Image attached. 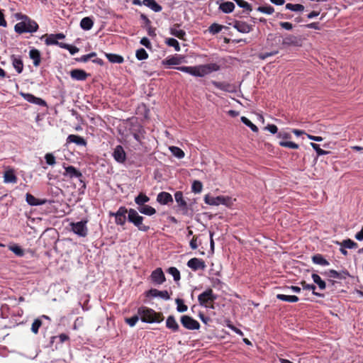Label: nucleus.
Instances as JSON below:
<instances>
[{
    "label": "nucleus",
    "mask_w": 363,
    "mask_h": 363,
    "mask_svg": "<svg viewBox=\"0 0 363 363\" xmlns=\"http://www.w3.org/2000/svg\"><path fill=\"white\" fill-rule=\"evenodd\" d=\"M176 69L194 77H203L211 72L220 70V67L216 63H209L197 66H180L177 67Z\"/></svg>",
    "instance_id": "obj_1"
},
{
    "label": "nucleus",
    "mask_w": 363,
    "mask_h": 363,
    "mask_svg": "<svg viewBox=\"0 0 363 363\" xmlns=\"http://www.w3.org/2000/svg\"><path fill=\"white\" fill-rule=\"evenodd\" d=\"M18 19L21 20V21L16 23L14 26V30L17 33H34L38 30L39 28L38 24L26 15L20 14Z\"/></svg>",
    "instance_id": "obj_2"
},
{
    "label": "nucleus",
    "mask_w": 363,
    "mask_h": 363,
    "mask_svg": "<svg viewBox=\"0 0 363 363\" xmlns=\"http://www.w3.org/2000/svg\"><path fill=\"white\" fill-rule=\"evenodd\" d=\"M138 314L140 315V320L145 323H160L163 320L160 313L146 306L139 307Z\"/></svg>",
    "instance_id": "obj_3"
},
{
    "label": "nucleus",
    "mask_w": 363,
    "mask_h": 363,
    "mask_svg": "<svg viewBox=\"0 0 363 363\" xmlns=\"http://www.w3.org/2000/svg\"><path fill=\"white\" fill-rule=\"evenodd\" d=\"M144 218L138 214L136 210L130 208L128 210V220L136 226L139 230L146 232L150 229L148 225L143 224Z\"/></svg>",
    "instance_id": "obj_4"
},
{
    "label": "nucleus",
    "mask_w": 363,
    "mask_h": 363,
    "mask_svg": "<svg viewBox=\"0 0 363 363\" xmlns=\"http://www.w3.org/2000/svg\"><path fill=\"white\" fill-rule=\"evenodd\" d=\"M281 41L283 48L301 47L303 43L301 37L291 34L286 35Z\"/></svg>",
    "instance_id": "obj_5"
},
{
    "label": "nucleus",
    "mask_w": 363,
    "mask_h": 363,
    "mask_svg": "<svg viewBox=\"0 0 363 363\" xmlns=\"http://www.w3.org/2000/svg\"><path fill=\"white\" fill-rule=\"evenodd\" d=\"M217 298L218 296L213 294V290L211 289H207L198 296V301L199 305L205 308L207 307V302H213L216 301Z\"/></svg>",
    "instance_id": "obj_6"
},
{
    "label": "nucleus",
    "mask_w": 363,
    "mask_h": 363,
    "mask_svg": "<svg viewBox=\"0 0 363 363\" xmlns=\"http://www.w3.org/2000/svg\"><path fill=\"white\" fill-rule=\"evenodd\" d=\"M86 223L87 220H81L76 223H71L70 226L72 231L79 237H86L88 234Z\"/></svg>",
    "instance_id": "obj_7"
},
{
    "label": "nucleus",
    "mask_w": 363,
    "mask_h": 363,
    "mask_svg": "<svg viewBox=\"0 0 363 363\" xmlns=\"http://www.w3.org/2000/svg\"><path fill=\"white\" fill-rule=\"evenodd\" d=\"M128 214V210L125 206H121L116 212H110L109 216L115 218L116 225H124L126 222V214Z\"/></svg>",
    "instance_id": "obj_8"
},
{
    "label": "nucleus",
    "mask_w": 363,
    "mask_h": 363,
    "mask_svg": "<svg viewBox=\"0 0 363 363\" xmlns=\"http://www.w3.org/2000/svg\"><path fill=\"white\" fill-rule=\"evenodd\" d=\"M277 138H281L282 140H288L291 138V135L289 133L286 131H280L277 134ZM279 145L281 147H287L290 149L297 150L299 147V145L294 142L291 141H284L281 140L279 142Z\"/></svg>",
    "instance_id": "obj_9"
},
{
    "label": "nucleus",
    "mask_w": 363,
    "mask_h": 363,
    "mask_svg": "<svg viewBox=\"0 0 363 363\" xmlns=\"http://www.w3.org/2000/svg\"><path fill=\"white\" fill-rule=\"evenodd\" d=\"M180 322L182 326L188 330H194L200 328L199 323L189 315H182L180 318Z\"/></svg>",
    "instance_id": "obj_10"
},
{
    "label": "nucleus",
    "mask_w": 363,
    "mask_h": 363,
    "mask_svg": "<svg viewBox=\"0 0 363 363\" xmlns=\"http://www.w3.org/2000/svg\"><path fill=\"white\" fill-rule=\"evenodd\" d=\"M174 199L177 203L179 210L182 215H187L189 212L188 204L184 198L183 193L180 191H176L174 194Z\"/></svg>",
    "instance_id": "obj_11"
},
{
    "label": "nucleus",
    "mask_w": 363,
    "mask_h": 363,
    "mask_svg": "<svg viewBox=\"0 0 363 363\" xmlns=\"http://www.w3.org/2000/svg\"><path fill=\"white\" fill-rule=\"evenodd\" d=\"M229 25L232 26L238 32L241 33H249L253 29L252 26L248 24L245 21L235 20L233 23H230Z\"/></svg>",
    "instance_id": "obj_12"
},
{
    "label": "nucleus",
    "mask_w": 363,
    "mask_h": 363,
    "mask_svg": "<svg viewBox=\"0 0 363 363\" xmlns=\"http://www.w3.org/2000/svg\"><path fill=\"white\" fill-rule=\"evenodd\" d=\"M300 285L302 286V291H309L313 296H317L321 298H325V294L320 293L317 290V286L314 284H308L305 281H301Z\"/></svg>",
    "instance_id": "obj_13"
},
{
    "label": "nucleus",
    "mask_w": 363,
    "mask_h": 363,
    "mask_svg": "<svg viewBox=\"0 0 363 363\" xmlns=\"http://www.w3.org/2000/svg\"><path fill=\"white\" fill-rule=\"evenodd\" d=\"M281 43V36L275 33H269L267 38L266 45L268 48L275 50L277 48L279 49V44Z\"/></svg>",
    "instance_id": "obj_14"
},
{
    "label": "nucleus",
    "mask_w": 363,
    "mask_h": 363,
    "mask_svg": "<svg viewBox=\"0 0 363 363\" xmlns=\"http://www.w3.org/2000/svg\"><path fill=\"white\" fill-rule=\"evenodd\" d=\"M204 201L206 203L211 206H218L220 204H225L226 199L222 196L213 197L209 195H206L204 197Z\"/></svg>",
    "instance_id": "obj_15"
},
{
    "label": "nucleus",
    "mask_w": 363,
    "mask_h": 363,
    "mask_svg": "<svg viewBox=\"0 0 363 363\" xmlns=\"http://www.w3.org/2000/svg\"><path fill=\"white\" fill-rule=\"evenodd\" d=\"M45 36H47V38L45 39V44L47 45H57L59 47H60L61 43L58 42L57 40L64 39L65 38V35L63 33L50 34V35H45L42 38Z\"/></svg>",
    "instance_id": "obj_16"
},
{
    "label": "nucleus",
    "mask_w": 363,
    "mask_h": 363,
    "mask_svg": "<svg viewBox=\"0 0 363 363\" xmlns=\"http://www.w3.org/2000/svg\"><path fill=\"white\" fill-rule=\"evenodd\" d=\"M65 167V172L63 173V175L65 177H68L70 179H73V178L80 179L83 177L82 172L73 166H68V167Z\"/></svg>",
    "instance_id": "obj_17"
},
{
    "label": "nucleus",
    "mask_w": 363,
    "mask_h": 363,
    "mask_svg": "<svg viewBox=\"0 0 363 363\" xmlns=\"http://www.w3.org/2000/svg\"><path fill=\"white\" fill-rule=\"evenodd\" d=\"M113 157L116 161L123 163L126 160V154L121 145H117L114 149Z\"/></svg>",
    "instance_id": "obj_18"
},
{
    "label": "nucleus",
    "mask_w": 363,
    "mask_h": 363,
    "mask_svg": "<svg viewBox=\"0 0 363 363\" xmlns=\"http://www.w3.org/2000/svg\"><path fill=\"white\" fill-rule=\"evenodd\" d=\"M89 75L84 70L80 69H74L70 71L72 79L77 81H85Z\"/></svg>",
    "instance_id": "obj_19"
},
{
    "label": "nucleus",
    "mask_w": 363,
    "mask_h": 363,
    "mask_svg": "<svg viewBox=\"0 0 363 363\" xmlns=\"http://www.w3.org/2000/svg\"><path fill=\"white\" fill-rule=\"evenodd\" d=\"M187 266L194 271L203 270L206 267L203 260L196 257L189 259L187 262Z\"/></svg>",
    "instance_id": "obj_20"
},
{
    "label": "nucleus",
    "mask_w": 363,
    "mask_h": 363,
    "mask_svg": "<svg viewBox=\"0 0 363 363\" xmlns=\"http://www.w3.org/2000/svg\"><path fill=\"white\" fill-rule=\"evenodd\" d=\"M157 201L162 205H167L173 203V198L169 193L162 191L157 194Z\"/></svg>",
    "instance_id": "obj_21"
},
{
    "label": "nucleus",
    "mask_w": 363,
    "mask_h": 363,
    "mask_svg": "<svg viewBox=\"0 0 363 363\" xmlns=\"http://www.w3.org/2000/svg\"><path fill=\"white\" fill-rule=\"evenodd\" d=\"M11 60L12 65L16 69V71L18 74H21L23 70V62L21 56H16L15 55H13L11 56Z\"/></svg>",
    "instance_id": "obj_22"
},
{
    "label": "nucleus",
    "mask_w": 363,
    "mask_h": 363,
    "mask_svg": "<svg viewBox=\"0 0 363 363\" xmlns=\"http://www.w3.org/2000/svg\"><path fill=\"white\" fill-rule=\"evenodd\" d=\"M67 143H75L77 145L86 146L87 143L86 140L79 135L71 134L67 138Z\"/></svg>",
    "instance_id": "obj_23"
},
{
    "label": "nucleus",
    "mask_w": 363,
    "mask_h": 363,
    "mask_svg": "<svg viewBox=\"0 0 363 363\" xmlns=\"http://www.w3.org/2000/svg\"><path fill=\"white\" fill-rule=\"evenodd\" d=\"M165 274H150L148 280L155 286L162 284L165 281Z\"/></svg>",
    "instance_id": "obj_24"
},
{
    "label": "nucleus",
    "mask_w": 363,
    "mask_h": 363,
    "mask_svg": "<svg viewBox=\"0 0 363 363\" xmlns=\"http://www.w3.org/2000/svg\"><path fill=\"white\" fill-rule=\"evenodd\" d=\"M21 95L23 96L24 99H26L27 101H28L30 103L40 105V106H46V102L43 99L36 97L31 94H29V93L21 94Z\"/></svg>",
    "instance_id": "obj_25"
},
{
    "label": "nucleus",
    "mask_w": 363,
    "mask_h": 363,
    "mask_svg": "<svg viewBox=\"0 0 363 363\" xmlns=\"http://www.w3.org/2000/svg\"><path fill=\"white\" fill-rule=\"evenodd\" d=\"M29 57L31 60H33V63L35 67H38L41 62V54L40 52L35 49L33 48L29 51Z\"/></svg>",
    "instance_id": "obj_26"
},
{
    "label": "nucleus",
    "mask_w": 363,
    "mask_h": 363,
    "mask_svg": "<svg viewBox=\"0 0 363 363\" xmlns=\"http://www.w3.org/2000/svg\"><path fill=\"white\" fill-rule=\"evenodd\" d=\"M179 27L180 24L175 23L170 28V33L180 40H185L186 32L184 30L179 29Z\"/></svg>",
    "instance_id": "obj_27"
},
{
    "label": "nucleus",
    "mask_w": 363,
    "mask_h": 363,
    "mask_svg": "<svg viewBox=\"0 0 363 363\" xmlns=\"http://www.w3.org/2000/svg\"><path fill=\"white\" fill-rule=\"evenodd\" d=\"M18 181V178L15 174L13 169L6 170L4 174V183H12L16 184Z\"/></svg>",
    "instance_id": "obj_28"
},
{
    "label": "nucleus",
    "mask_w": 363,
    "mask_h": 363,
    "mask_svg": "<svg viewBox=\"0 0 363 363\" xmlns=\"http://www.w3.org/2000/svg\"><path fill=\"white\" fill-rule=\"evenodd\" d=\"M166 327L173 332H177L179 330V325L176 321L174 315H169L166 320Z\"/></svg>",
    "instance_id": "obj_29"
},
{
    "label": "nucleus",
    "mask_w": 363,
    "mask_h": 363,
    "mask_svg": "<svg viewBox=\"0 0 363 363\" xmlns=\"http://www.w3.org/2000/svg\"><path fill=\"white\" fill-rule=\"evenodd\" d=\"M26 200L30 206H40L46 203V200L38 199L30 193L26 194Z\"/></svg>",
    "instance_id": "obj_30"
},
{
    "label": "nucleus",
    "mask_w": 363,
    "mask_h": 363,
    "mask_svg": "<svg viewBox=\"0 0 363 363\" xmlns=\"http://www.w3.org/2000/svg\"><path fill=\"white\" fill-rule=\"evenodd\" d=\"M143 4L155 12H160L162 10V7L155 0H143Z\"/></svg>",
    "instance_id": "obj_31"
},
{
    "label": "nucleus",
    "mask_w": 363,
    "mask_h": 363,
    "mask_svg": "<svg viewBox=\"0 0 363 363\" xmlns=\"http://www.w3.org/2000/svg\"><path fill=\"white\" fill-rule=\"evenodd\" d=\"M277 298L278 300L289 303H296L299 301V298L296 295H286L281 294H277Z\"/></svg>",
    "instance_id": "obj_32"
},
{
    "label": "nucleus",
    "mask_w": 363,
    "mask_h": 363,
    "mask_svg": "<svg viewBox=\"0 0 363 363\" xmlns=\"http://www.w3.org/2000/svg\"><path fill=\"white\" fill-rule=\"evenodd\" d=\"M150 200V197L147 196L143 192H140L135 198V203L138 205V207L145 205L146 203L149 202Z\"/></svg>",
    "instance_id": "obj_33"
},
{
    "label": "nucleus",
    "mask_w": 363,
    "mask_h": 363,
    "mask_svg": "<svg viewBox=\"0 0 363 363\" xmlns=\"http://www.w3.org/2000/svg\"><path fill=\"white\" fill-rule=\"evenodd\" d=\"M235 4L231 1H225L219 5V9L225 13H230L233 11Z\"/></svg>",
    "instance_id": "obj_34"
},
{
    "label": "nucleus",
    "mask_w": 363,
    "mask_h": 363,
    "mask_svg": "<svg viewBox=\"0 0 363 363\" xmlns=\"http://www.w3.org/2000/svg\"><path fill=\"white\" fill-rule=\"evenodd\" d=\"M94 26V21L91 17H84L80 21V26L84 30H89Z\"/></svg>",
    "instance_id": "obj_35"
},
{
    "label": "nucleus",
    "mask_w": 363,
    "mask_h": 363,
    "mask_svg": "<svg viewBox=\"0 0 363 363\" xmlns=\"http://www.w3.org/2000/svg\"><path fill=\"white\" fill-rule=\"evenodd\" d=\"M313 282L318 286L319 290H324L326 288V283L318 274H311Z\"/></svg>",
    "instance_id": "obj_36"
},
{
    "label": "nucleus",
    "mask_w": 363,
    "mask_h": 363,
    "mask_svg": "<svg viewBox=\"0 0 363 363\" xmlns=\"http://www.w3.org/2000/svg\"><path fill=\"white\" fill-rule=\"evenodd\" d=\"M140 213L147 215V216H152L156 213V210L148 205H144L138 208Z\"/></svg>",
    "instance_id": "obj_37"
},
{
    "label": "nucleus",
    "mask_w": 363,
    "mask_h": 363,
    "mask_svg": "<svg viewBox=\"0 0 363 363\" xmlns=\"http://www.w3.org/2000/svg\"><path fill=\"white\" fill-rule=\"evenodd\" d=\"M211 84H212L215 87L224 91H229L230 88V84L229 83L225 82H216L212 80L211 82Z\"/></svg>",
    "instance_id": "obj_38"
},
{
    "label": "nucleus",
    "mask_w": 363,
    "mask_h": 363,
    "mask_svg": "<svg viewBox=\"0 0 363 363\" xmlns=\"http://www.w3.org/2000/svg\"><path fill=\"white\" fill-rule=\"evenodd\" d=\"M106 56L109 62L112 63H118L121 64L123 63L124 61L123 57L121 55L113 54V53H108L106 54Z\"/></svg>",
    "instance_id": "obj_39"
},
{
    "label": "nucleus",
    "mask_w": 363,
    "mask_h": 363,
    "mask_svg": "<svg viewBox=\"0 0 363 363\" xmlns=\"http://www.w3.org/2000/svg\"><path fill=\"white\" fill-rule=\"evenodd\" d=\"M209 279L212 286L218 290H223L224 286H225V284L218 277H209Z\"/></svg>",
    "instance_id": "obj_40"
},
{
    "label": "nucleus",
    "mask_w": 363,
    "mask_h": 363,
    "mask_svg": "<svg viewBox=\"0 0 363 363\" xmlns=\"http://www.w3.org/2000/svg\"><path fill=\"white\" fill-rule=\"evenodd\" d=\"M257 11L267 15H271L274 12V9L269 4H264L258 6Z\"/></svg>",
    "instance_id": "obj_41"
},
{
    "label": "nucleus",
    "mask_w": 363,
    "mask_h": 363,
    "mask_svg": "<svg viewBox=\"0 0 363 363\" xmlns=\"http://www.w3.org/2000/svg\"><path fill=\"white\" fill-rule=\"evenodd\" d=\"M233 1H235V3L238 4V6H240V8H242L244 9L243 12L247 11V13H249L250 12H251L252 11V7L251 4H250L246 1H245V0H233Z\"/></svg>",
    "instance_id": "obj_42"
},
{
    "label": "nucleus",
    "mask_w": 363,
    "mask_h": 363,
    "mask_svg": "<svg viewBox=\"0 0 363 363\" xmlns=\"http://www.w3.org/2000/svg\"><path fill=\"white\" fill-rule=\"evenodd\" d=\"M43 324H44V323H43V321H41L40 319H38V318H35V319L33 320V323H32V325H31V328H30L31 332H32L33 334H35V335L38 334V332H39V329H40V328L41 326H43Z\"/></svg>",
    "instance_id": "obj_43"
},
{
    "label": "nucleus",
    "mask_w": 363,
    "mask_h": 363,
    "mask_svg": "<svg viewBox=\"0 0 363 363\" xmlns=\"http://www.w3.org/2000/svg\"><path fill=\"white\" fill-rule=\"evenodd\" d=\"M181 63L180 58L172 56L171 57L166 58L162 61L164 65H178Z\"/></svg>",
    "instance_id": "obj_44"
},
{
    "label": "nucleus",
    "mask_w": 363,
    "mask_h": 363,
    "mask_svg": "<svg viewBox=\"0 0 363 363\" xmlns=\"http://www.w3.org/2000/svg\"><path fill=\"white\" fill-rule=\"evenodd\" d=\"M176 304H177V311L179 313H184L186 312L188 309L187 306L184 303V301L183 299L177 298L175 300Z\"/></svg>",
    "instance_id": "obj_45"
},
{
    "label": "nucleus",
    "mask_w": 363,
    "mask_h": 363,
    "mask_svg": "<svg viewBox=\"0 0 363 363\" xmlns=\"http://www.w3.org/2000/svg\"><path fill=\"white\" fill-rule=\"evenodd\" d=\"M169 150L171 151L172 154L175 156L176 157L179 158V159H182L183 157H184V151L178 147H176V146H172L169 147Z\"/></svg>",
    "instance_id": "obj_46"
},
{
    "label": "nucleus",
    "mask_w": 363,
    "mask_h": 363,
    "mask_svg": "<svg viewBox=\"0 0 363 363\" xmlns=\"http://www.w3.org/2000/svg\"><path fill=\"white\" fill-rule=\"evenodd\" d=\"M313 262L315 264H320L322 266L328 265V262L321 255H315L313 257Z\"/></svg>",
    "instance_id": "obj_47"
},
{
    "label": "nucleus",
    "mask_w": 363,
    "mask_h": 363,
    "mask_svg": "<svg viewBox=\"0 0 363 363\" xmlns=\"http://www.w3.org/2000/svg\"><path fill=\"white\" fill-rule=\"evenodd\" d=\"M279 49L277 48L275 50H272L270 52H261V53H259L258 55V57H259V59L264 60L267 59L269 57L276 55L277 54L279 53Z\"/></svg>",
    "instance_id": "obj_48"
},
{
    "label": "nucleus",
    "mask_w": 363,
    "mask_h": 363,
    "mask_svg": "<svg viewBox=\"0 0 363 363\" xmlns=\"http://www.w3.org/2000/svg\"><path fill=\"white\" fill-rule=\"evenodd\" d=\"M9 248L18 257H23L24 255V250L19 245H11Z\"/></svg>",
    "instance_id": "obj_49"
},
{
    "label": "nucleus",
    "mask_w": 363,
    "mask_h": 363,
    "mask_svg": "<svg viewBox=\"0 0 363 363\" xmlns=\"http://www.w3.org/2000/svg\"><path fill=\"white\" fill-rule=\"evenodd\" d=\"M341 246L344 248L353 249L357 247V243L351 239H346L342 242Z\"/></svg>",
    "instance_id": "obj_50"
},
{
    "label": "nucleus",
    "mask_w": 363,
    "mask_h": 363,
    "mask_svg": "<svg viewBox=\"0 0 363 363\" xmlns=\"http://www.w3.org/2000/svg\"><path fill=\"white\" fill-rule=\"evenodd\" d=\"M60 48L69 50V52L71 55H74L75 53L78 52L79 50L77 47L72 45H69V44H67L65 43H60Z\"/></svg>",
    "instance_id": "obj_51"
},
{
    "label": "nucleus",
    "mask_w": 363,
    "mask_h": 363,
    "mask_svg": "<svg viewBox=\"0 0 363 363\" xmlns=\"http://www.w3.org/2000/svg\"><path fill=\"white\" fill-rule=\"evenodd\" d=\"M241 121L247 127H249L253 132H258V128L245 116L241 117Z\"/></svg>",
    "instance_id": "obj_52"
},
{
    "label": "nucleus",
    "mask_w": 363,
    "mask_h": 363,
    "mask_svg": "<svg viewBox=\"0 0 363 363\" xmlns=\"http://www.w3.org/2000/svg\"><path fill=\"white\" fill-rule=\"evenodd\" d=\"M166 44L170 47H173L176 51L180 50V45L179 42L174 38H167Z\"/></svg>",
    "instance_id": "obj_53"
},
{
    "label": "nucleus",
    "mask_w": 363,
    "mask_h": 363,
    "mask_svg": "<svg viewBox=\"0 0 363 363\" xmlns=\"http://www.w3.org/2000/svg\"><path fill=\"white\" fill-rule=\"evenodd\" d=\"M89 301V295H84V296H82V298H80L79 304L81 305V306L84 311H88L89 309V307L88 306Z\"/></svg>",
    "instance_id": "obj_54"
},
{
    "label": "nucleus",
    "mask_w": 363,
    "mask_h": 363,
    "mask_svg": "<svg viewBox=\"0 0 363 363\" xmlns=\"http://www.w3.org/2000/svg\"><path fill=\"white\" fill-rule=\"evenodd\" d=\"M135 56L138 60H143L148 58V54L144 48H140L136 50Z\"/></svg>",
    "instance_id": "obj_55"
},
{
    "label": "nucleus",
    "mask_w": 363,
    "mask_h": 363,
    "mask_svg": "<svg viewBox=\"0 0 363 363\" xmlns=\"http://www.w3.org/2000/svg\"><path fill=\"white\" fill-rule=\"evenodd\" d=\"M140 319V315L138 314L133 315L130 318H125V322L130 326V327H134L138 321Z\"/></svg>",
    "instance_id": "obj_56"
},
{
    "label": "nucleus",
    "mask_w": 363,
    "mask_h": 363,
    "mask_svg": "<svg viewBox=\"0 0 363 363\" xmlns=\"http://www.w3.org/2000/svg\"><path fill=\"white\" fill-rule=\"evenodd\" d=\"M286 9L294 11H302L304 9V6L299 4H293L289 3L286 5Z\"/></svg>",
    "instance_id": "obj_57"
},
{
    "label": "nucleus",
    "mask_w": 363,
    "mask_h": 363,
    "mask_svg": "<svg viewBox=\"0 0 363 363\" xmlns=\"http://www.w3.org/2000/svg\"><path fill=\"white\" fill-rule=\"evenodd\" d=\"M223 26L218 23H213L210 26L208 30L212 34H217L222 30Z\"/></svg>",
    "instance_id": "obj_58"
},
{
    "label": "nucleus",
    "mask_w": 363,
    "mask_h": 363,
    "mask_svg": "<svg viewBox=\"0 0 363 363\" xmlns=\"http://www.w3.org/2000/svg\"><path fill=\"white\" fill-rule=\"evenodd\" d=\"M311 145L315 150V152L318 156L328 155L329 153L328 151L321 149L319 145H318L316 143H311Z\"/></svg>",
    "instance_id": "obj_59"
},
{
    "label": "nucleus",
    "mask_w": 363,
    "mask_h": 363,
    "mask_svg": "<svg viewBox=\"0 0 363 363\" xmlns=\"http://www.w3.org/2000/svg\"><path fill=\"white\" fill-rule=\"evenodd\" d=\"M96 56V53L93 52L87 55H82L81 57L76 58L75 60L77 62H86L88 60H91L92 57Z\"/></svg>",
    "instance_id": "obj_60"
},
{
    "label": "nucleus",
    "mask_w": 363,
    "mask_h": 363,
    "mask_svg": "<svg viewBox=\"0 0 363 363\" xmlns=\"http://www.w3.org/2000/svg\"><path fill=\"white\" fill-rule=\"evenodd\" d=\"M203 185L200 181H194L191 186L192 191L194 193H200L202 190Z\"/></svg>",
    "instance_id": "obj_61"
},
{
    "label": "nucleus",
    "mask_w": 363,
    "mask_h": 363,
    "mask_svg": "<svg viewBox=\"0 0 363 363\" xmlns=\"http://www.w3.org/2000/svg\"><path fill=\"white\" fill-rule=\"evenodd\" d=\"M159 290L156 289H150L145 292V296L147 298H158Z\"/></svg>",
    "instance_id": "obj_62"
},
{
    "label": "nucleus",
    "mask_w": 363,
    "mask_h": 363,
    "mask_svg": "<svg viewBox=\"0 0 363 363\" xmlns=\"http://www.w3.org/2000/svg\"><path fill=\"white\" fill-rule=\"evenodd\" d=\"M301 293L303 295V299L304 301H311V302H315V303H320L318 301H317V300H315L313 296H312L311 294H310L309 291H301Z\"/></svg>",
    "instance_id": "obj_63"
},
{
    "label": "nucleus",
    "mask_w": 363,
    "mask_h": 363,
    "mask_svg": "<svg viewBox=\"0 0 363 363\" xmlns=\"http://www.w3.org/2000/svg\"><path fill=\"white\" fill-rule=\"evenodd\" d=\"M46 163L49 165H54L56 163L55 157L52 153H47L45 155Z\"/></svg>",
    "instance_id": "obj_64"
}]
</instances>
